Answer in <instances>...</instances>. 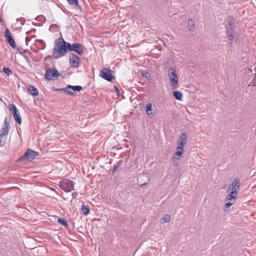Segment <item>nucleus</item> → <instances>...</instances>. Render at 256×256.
<instances>
[{"label": "nucleus", "instance_id": "nucleus-30", "mask_svg": "<svg viewBox=\"0 0 256 256\" xmlns=\"http://www.w3.org/2000/svg\"><path fill=\"white\" fill-rule=\"evenodd\" d=\"M141 74L147 78H150V74L148 72H146V70L142 71Z\"/></svg>", "mask_w": 256, "mask_h": 256}, {"label": "nucleus", "instance_id": "nucleus-5", "mask_svg": "<svg viewBox=\"0 0 256 256\" xmlns=\"http://www.w3.org/2000/svg\"><path fill=\"white\" fill-rule=\"evenodd\" d=\"M64 44L66 46V50L68 49L70 51H74L80 55H82L84 53V49L80 44L76 43L70 44V43L66 42Z\"/></svg>", "mask_w": 256, "mask_h": 256}, {"label": "nucleus", "instance_id": "nucleus-6", "mask_svg": "<svg viewBox=\"0 0 256 256\" xmlns=\"http://www.w3.org/2000/svg\"><path fill=\"white\" fill-rule=\"evenodd\" d=\"M59 73L55 68H49L45 74V78L48 80H51L58 78Z\"/></svg>", "mask_w": 256, "mask_h": 256}, {"label": "nucleus", "instance_id": "nucleus-21", "mask_svg": "<svg viewBox=\"0 0 256 256\" xmlns=\"http://www.w3.org/2000/svg\"><path fill=\"white\" fill-rule=\"evenodd\" d=\"M80 212L84 215L86 216L90 212V210L88 208L86 207L84 204H83L80 208Z\"/></svg>", "mask_w": 256, "mask_h": 256}, {"label": "nucleus", "instance_id": "nucleus-4", "mask_svg": "<svg viewBox=\"0 0 256 256\" xmlns=\"http://www.w3.org/2000/svg\"><path fill=\"white\" fill-rule=\"evenodd\" d=\"M38 154L36 152L29 149L22 156L18 158V162H21L24 160L30 162L38 156Z\"/></svg>", "mask_w": 256, "mask_h": 256}, {"label": "nucleus", "instance_id": "nucleus-25", "mask_svg": "<svg viewBox=\"0 0 256 256\" xmlns=\"http://www.w3.org/2000/svg\"><path fill=\"white\" fill-rule=\"evenodd\" d=\"M3 72L7 75L10 76L12 74V71L9 68L4 67L3 68Z\"/></svg>", "mask_w": 256, "mask_h": 256}, {"label": "nucleus", "instance_id": "nucleus-36", "mask_svg": "<svg viewBox=\"0 0 256 256\" xmlns=\"http://www.w3.org/2000/svg\"><path fill=\"white\" fill-rule=\"evenodd\" d=\"M146 184V183L145 182V183L143 184H142L141 186H145Z\"/></svg>", "mask_w": 256, "mask_h": 256}, {"label": "nucleus", "instance_id": "nucleus-28", "mask_svg": "<svg viewBox=\"0 0 256 256\" xmlns=\"http://www.w3.org/2000/svg\"><path fill=\"white\" fill-rule=\"evenodd\" d=\"M17 22H19L22 25H24L26 22V20L24 18H20L16 19Z\"/></svg>", "mask_w": 256, "mask_h": 256}, {"label": "nucleus", "instance_id": "nucleus-7", "mask_svg": "<svg viewBox=\"0 0 256 256\" xmlns=\"http://www.w3.org/2000/svg\"><path fill=\"white\" fill-rule=\"evenodd\" d=\"M10 110L13 114L14 118L19 124H20L22 123V118L18 108L14 104H10Z\"/></svg>", "mask_w": 256, "mask_h": 256}, {"label": "nucleus", "instance_id": "nucleus-11", "mask_svg": "<svg viewBox=\"0 0 256 256\" xmlns=\"http://www.w3.org/2000/svg\"><path fill=\"white\" fill-rule=\"evenodd\" d=\"M82 87L80 86H72L70 85H68L66 88L60 89L59 90L63 91L70 95H72L74 94L73 92H70V89H72V91H80L82 90Z\"/></svg>", "mask_w": 256, "mask_h": 256}, {"label": "nucleus", "instance_id": "nucleus-19", "mask_svg": "<svg viewBox=\"0 0 256 256\" xmlns=\"http://www.w3.org/2000/svg\"><path fill=\"white\" fill-rule=\"evenodd\" d=\"M4 36L7 40L12 38V33L8 28L5 29Z\"/></svg>", "mask_w": 256, "mask_h": 256}, {"label": "nucleus", "instance_id": "nucleus-34", "mask_svg": "<svg viewBox=\"0 0 256 256\" xmlns=\"http://www.w3.org/2000/svg\"><path fill=\"white\" fill-rule=\"evenodd\" d=\"M118 168V165H115L113 168L112 172L114 173L117 170Z\"/></svg>", "mask_w": 256, "mask_h": 256}, {"label": "nucleus", "instance_id": "nucleus-32", "mask_svg": "<svg viewBox=\"0 0 256 256\" xmlns=\"http://www.w3.org/2000/svg\"><path fill=\"white\" fill-rule=\"evenodd\" d=\"M176 151L184 152V148L182 147L181 146H178L177 148H176Z\"/></svg>", "mask_w": 256, "mask_h": 256}, {"label": "nucleus", "instance_id": "nucleus-31", "mask_svg": "<svg viewBox=\"0 0 256 256\" xmlns=\"http://www.w3.org/2000/svg\"><path fill=\"white\" fill-rule=\"evenodd\" d=\"M234 32L232 28H228V35H234Z\"/></svg>", "mask_w": 256, "mask_h": 256}, {"label": "nucleus", "instance_id": "nucleus-15", "mask_svg": "<svg viewBox=\"0 0 256 256\" xmlns=\"http://www.w3.org/2000/svg\"><path fill=\"white\" fill-rule=\"evenodd\" d=\"M188 30L190 32H193L194 30V23L192 20L190 19L188 20Z\"/></svg>", "mask_w": 256, "mask_h": 256}, {"label": "nucleus", "instance_id": "nucleus-24", "mask_svg": "<svg viewBox=\"0 0 256 256\" xmlns=\"http://www.w3.org/2000/svg\"><path fill=\"white\" fill-rule=\"evenodd\" d=\"M58 222L59 224H62L64 226H68V224H67L66 220L65 219L63 218H59L58 219Z\"/></svg>", "mask_w": 256, "mask_h": 256}, {"label": "nucleus", "instance_id": "nucleus-29", "mask_svg": "<svg viewBox=\"0 0 256 256\" xmlns=\"http://www.w3.org/2000/svg\"><path fill=\"white\" fill-rule=\"evenodd\" d=\"M256 86V74L252 80V82L248 84L249 86Z\"/></svg>", "mask_w": 256, "mask_h": 256}, {"label": "nucleus", "instance_id": "nucleus-10", "mask_svg": "<svg viewBox=\"0 0 256 256\" xmlns=\"http://www.w3.org/2000/svg\"><path fill=\"white\" fill-rule=\"evenodd\" d=\"M100 76L108 82H111L114 78L110 70L107 68H104L100 71Z\"/></svg>", "mask_w": 256, "mask_h": 256}, {"label": "nucleus", "instance_id": "nucleus-8", "mask_svg": "<svg viewBox=\"0 0 256 256\" xmlns=\"http://www.w3.org/2000/svg\"><path fill=\"white\" fill-rule=\"evenodd\" d=\"M240 187V180L238 178H234V181L232 182L231 186H230V192L231 194H235V196H236L237 192L238 190H239Z\"/></svg>", "mask_w": 256, "mask_h": 256}, {"label": "nucleus", "instance_id": "nucleus-9", "mask_svg": "<svg viewBox=\"0 0 256 256\" xmlns=\"http://www.w3.org/2000/svg\"><path fill=\"white\" fill-rule=\"evenodd\" d=\"M69 60L72 67L77 68L80 64V58L74 54L70 53L69 56Z\"/></svg>", "mask_w": 256, "mask_h": 256}, {"label": "nucleus", "instance_id": "nucleus-37", "mask_svg": "<svg viewBox=\"0 0 256 256\" xmlns=\"http://www.w3.org/2000/svg\"><path fill=\"white\" fill-rule=\"evenodd\" d=\"M116 88V90H117L118 92V91H119L118 89L117 88Z\"/></svg>", "mask_w": 256, "mask_h": 256}, {"label": "nucleus", "instance_id": "nucleus-23", "mask_svg": "<svg viewBox=\"0 0 256 256\" xmlns=\"http://www.w3.org/2000/svg\"><path fill=\"white\" fill-rule=\"evenodd\" d=\"M234 203L235 202H232V201H228V202H226L225 204L224 210L226 212L228 211L230 206H232Z\"/></svg>", "mask_w": 256, "mask_h": 256}, {"label": "nucleus", "instance_id": "nucleus-13", "mask_svg": "<svg viewBox=\"0 0 256 256\" xmlns=\"http://www.w3.org/2000/svg\"><path fill=\"white\" fill-rule=\"evenodd\" d=\"M186 140H187L186 134V132H184L182 134L180 135V136L178 139V146H181L182 147L184 148V146L185 145V144L186 142Z\"/></svg>", "mask_w": 256, "mask_h": 256}, {"label": "nucleus", "instance_id": "nucleus-26", "mask_svg": "<svg viewBox=\"0 0 256 256\" xmlns=\"http://www.w3.org/2000/svg\"><path fill=\"white\" fill-rule=\"evenodd\" d=\"M70 4L78 6V0H67Z\"/></svg>", "mask_w": 256, "mask_h": 256}, {"label": "nucleus", "instance_id": "nucleus-17", "mask_svg": "<svg viewBox=\"0 0 256 256\" xmlns=\"http://www.w3.org/2000/svg\"><path fill=\"white\" fill-rule=\"evenodd\" d=\"M146 113L148 116L154 114V113L152 112V108L151 104L148 103L146 105Z\"/></svg>", "mask_w": 256, "mask_h": 256}, {"label": "nucleus", "instance_id": "nucleus-2", "mask_svg": "<svg viewBox=\"0 0 256 256\" xmlns=\"http://www.w3.org/2000/svg\"><path fill=\"white\" fill-rule=\"evenodd\" d=\"M168 76L170 80V85L173 90L177 88L178 82V77L177 75L176 68L170 67L168 70Z\"/></svg>", "mask_w": 256, "mask_h": 256}, {"label": "nucleus", "instance_id": "nucleus-35", "mask_svg": "<svg viewBox=\"0 0 256 256\" xmlns=\"http://www.w3.org/2000/svg\"><path fill=\"white\" fill-rule=\"evenodd\" d=\"M78 194L76 192H74L72 194V198H76V196H77Z\"/></svg>", "mask_w": 256, "mask_h": 256}, {"label": "nucleus", "instance_id": "nucleus-20", "mask_svg": "<svg viewBox=\"0 0 256 256\" xmlns=\"http://www.w3.org/2000/svg\"><path fill=\"white\" fill-rule=\"evenodd\" d=\"M236 196L235 194H230L226 198V201H232V202H236Z\"/></svg>", "mask_w": 256, "mask_h": 256}, {"label": "nucleus", "instance_id": "nucleus-38", "mask_svg": "<svg viewBox=\"0 0 256 256\" xmlns=\"http://www.w3.org/2000/svg\"><path fill=\"white\" fill-rule=\"evenodd\" d=\"M70 92H73L72 89H70Z\"/></svg>", "mask_w": 256, "mask_h": 256}, {"label": "nucleus", "instance_id": "nucleus-1", "mask_svg": "<svg viewBox=\"0 0 256 256\" xmlns=\"http://www.w3.org/2000/svg\"><path fill=\"white\" fill-rule=\"evenodd\" d=\"M65 41L62 40L58 42L54 46L52 51V56L55 58H58L64 56L66 52V46Z\"/></svg>", "mask_w": 256, "mask_h": 256}, {"label": "nucleus", "instance_id": "nucleus-14", "mask_svg": "<svg viewBox=\"0 0 256 256\" xmlns=\"http://www.w3.org/2000/svg\"><path fill=\"white\" fill-rule=\"evenodd\" d=\"M28 90L29 94L33 96H37L38 94V92L36 88L32 86H29L28 88Z\"/></svg>", "mask_w": 256, "mask_h": 256}, {"label": "nucleus", "instance_id": "nucleus-33", "mask_svg": "<svg viewBox=\"0 0 256 256\" xmlns=\"http://www.w3.org/2000/svg\"><path fill=\"white\" fill-rule=\"evenodd\" d=\"M228 36L229 40L231 42H232L234 38V35H228Z\"/></svg>", "mask_w": 256, "mask_h": 256}, {"label": "nucleus", "instance_id": "nucleus-27", "mask_svg": "<svg viewBox=\"0 0 256 256\" xmlns=\"http://www.w3.org/2000/svg\"><path fill=\"white\" fill-rule=\"evenodd\" d=\"M8 41V42L12 48H14L16 47V44H15L14 40L13 38L10 39Z\"/></svg>", "mask_w": 256, "mask_h": 256}, {"label": "nucleus", "instance_id": "nucleus-18", "mask_svg": "<svg viewBox=\"0 0 256 256\" xmlns=\"http://www.w3.org/2000/svg\"><path fill=\"white\" fill-rule=\"evenodd\" d=\"M184 153V152H178L176 151L174 156L172 157V160L174 162H176V160H179L180 158L179 157L181 156L182 154Z\"/></svg>", "mask_w": 256, "mask_h": 256}, {"label": "nucleus", "instance_id": "nucleus-22", "mask_svg": "<svg viewBox=\"0 0 256 256\" xmlns=\"http://www.w3.org/2000/svg\"><path fill=\"white\" fill-rule=\"evenodd\" d=\"M173 95L176 100H182V94L181 92H180L179 91L174 92Z\"/></svg>", "mask_w": 256, "mask_h": 256}, {"label": "nucleus", "instance_id": "nucleus-3", "mask_svg": "<svg viewBox=\"0 0 256 256\" xmlns=\"http://www.w3.org/2000/svg\"><path fill=\"white\" fill-rule=\"evenodd\" d=\"M74 182L68 180H63L60 182V188L66 192H70L74 188Z\"/></svg>", "mask_w": 256, "mask_h": 256}, {"label": "nucleus", "instance_id": "nucleus-12", "mask_svg": "<svg viewBox=\"0 0 256 256\" xmlns=\"http://www.w3.org/2000/svg\"><path fill=\"white\" fill-rule=\"evenodd\" d=\"M9 124L8 122L7 117L4 118L2 128L0 130V137H2L8 134Z\"/></svg>", "mask_w": 256, "mask_h": 256}, {"label": "nucleus", "instance_id": "nucleus-16", "mask_svg": "<svg viewBox=\"0 0 256 256\" xmlns=\"http://www.w3.org/2000/svg\"><path fill=\"white\" fill-rule=\"evenodd\" d=\"M170 216L168 214H165L163 217L160 220L161 224L168 222L170 221Z\"/></svg>", "mask_w": 256, "mask_h": 256}]
</instances>
